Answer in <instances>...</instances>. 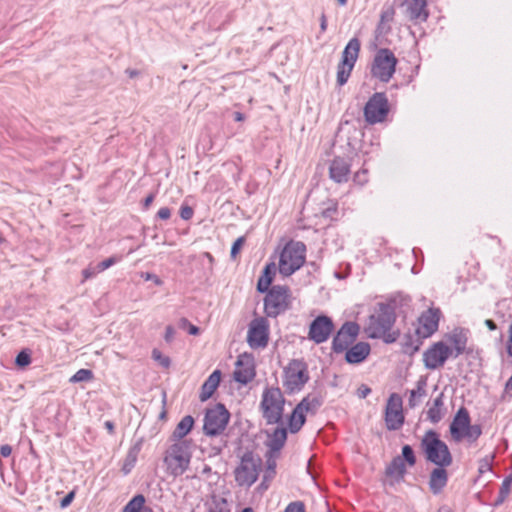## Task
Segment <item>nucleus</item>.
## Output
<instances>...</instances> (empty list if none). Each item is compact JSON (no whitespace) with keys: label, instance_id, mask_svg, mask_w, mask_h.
<instances>
[{"label":"nucleus","instance_id":"obj_3","mask_svg":"<svg viewBox=\"0 0 512 512\" xmlns=\"http://www.w3.org/2000/svg\"><path fill=\"white\" fill-rule=\"evenodd\" d=\"M420 447L428 462L438 467H448L452 464L453 458L450 450L436 431H426L421 439Z\"/></svg>","mask_w":512,"mask_h":512},{"label":"nucleus","instance_id":"obj_43","mask_svg":"<svg viewBox=\"0 0 512 512\" xmlns=\"http://www.w3.org/2000/svg\"><path fill=\"white\" fill-rule=\"evenodd\" d=\"M152 358L155 361L159 362V364L164 368H168L171 364L170 358L167 356H163L158 349H153Z\"/></svg>","mask_w":512,"mask_h":512},{"label":"nucleus","instance_id":"obj_14","mask_svg":"<svg viewBox=\"0 0 512 512\" xmlns=\"http://www.w3.org/2000/svg\"><path fill=\"white\" fill-rule=\"evenodd\" d=\"M269 341V322L265 317L254 318L248 327L247 343L252 349L265 348Z\"/></svg>","mask_w":512,"mask_h":512},{"label":"nucleus","instance_id":"obj_6","mask_svg":"<svg viewBox=\"0 0 512 512\" xmlns=\"http://www.w3.org/2000/svg\"><path fill=\"white\" fill-rule=\"evenodd\" d=\"M261 467V458L252 451H246L234 470L235 482L241 487L252 486L258 479Z\"/></svg>","mask_w":512,"mask_h":512},{"label":"nucleus","instance_id":"obj_33","mask_svg":"<svg viewBox=\"0 0 512 512\" xmlns=\"http://www.w3.org/2000/svg\"><path fill=\"white\" fill-rule=\"evenodd\" d=\"M306 420L305 413L302 410V405H296L290 418H289V430L291 433H297Z\"/></svg>","mask_w":512,"mask_h":512},{"label":"nucleus","instance_id":"obj_42","mask_svg":"<svg viewBox=\"0 0 512 512\" xmlns=\"http://www.w3.org/2000/svg\"><path fill=\"white\" fill-rule=\"evenodd\" d=\"M493 459H494V456L491 455V456H486L479 461L478 471L480 474H483V473H486V472H489L492 470Z\"/></svg>","mask_w":512,"mask_h":512},{"label":"nucleus","instance_id":"obj_21","mask_svg":"<svg viewBox=\"0 0 512 512\" xmlns=\"http://www.w3.org/2000/svg\"><path fill=\"white\" fill-rule=\"evenodd\" d=\"M426 406V419L429 422L437 424L444 418L447 409L444 404V394L442 392H440L431 401H428Z\"/></svg>","mask_w":512,"mask_h":512},{"label":"nucleus","instance_id":"obj_40","mask_svg":"<svg viewBox=\"0 0 512 512\" xmlns=\"http://www.w3.org/2000/svg\"><path fill=\"white\" fill-rule=\"evenodd\" d=\"M178 326L181 329H186L190 335L196 336L200 333V329L197 326L191 324L189 320L184 317L179 319Z\"/></svg>","mask_w":512,"mask_h":512},{"label":"nucleus","instance_id":"obj_31","mask_svg":"<svg viewBox=\"0 0 512 512\" xmlns=\"http://www.w3.org/2000/svg\"><path fill=\"white\" fill-rule=\"evenodd\" d=\"M194 425V419L192 416L187 415L184 416L180 422L177 424L175 430L173 431L172 436L177 439V441H184L183 438L191 431Z\"/></svg>","mask_w":512,"mask_h":512},{"label":"nucleus","instance_id":"obj_34","mask_svg":"<svg viewBox=\"0 0 512 512\" xmlns=\"http://www.w3.org/2000/svg\"><path fill=\"white\" fill-rule=\"evenodd\" d=\"M322 403L323 401L321 397L316 395H308L304 397L297 405H302V410L304 413L315 414L321 407Z\"/></svg>","mask_w":512,"mask_h":512},{"label":"nucleus","instance_id":"obj_39","mask_svg":"<svg viewBox=\"0 0 512 512\" xmlns=\"http://www.w3.org/2000/svg\"><path fill=\"white\" fill-rule=\"evenodd\" d=\"M136 460H137V451H129L126 459H125V462L123 464V467H122V471L125 475H127L128 473H130V471L132 470V468L134 467L135 463H136Z\"/></svg>","mask_w":512,"mask_h":512},{"label":"nucleus","instance_id":"obj_18","mask_svg":"<svg viewBox=\"0 0 512 512\" xmlns=\"http://www.w3.org/2000/svg\"><path fill=\"white\" fill-rule=\"evenodd\" d=\"M334 329V324L328 316L320 315L317 316L310 324L308 337L310 340L315 342L316 344H321L328 340L332 331Z\"/></svg>","mask_w":512,"mask_h":512},{"label":"nucleus","instance_id":"obj_55","mask_svg":"<svg viewBox=\"0 0 512 512\" xmlns=\"http://www.w3.org/2000/svg\"><path fill=\"white\" fill-rule=\"evenodd\" d=\"M507 352L510 356H512V324L509 327V342L507 346Z\"/></svg>","mask_w":512,"mask_h":512},{"label":"nucleus","instance_id":"obj_30","mask_svg":"<svg viewBox=\"0 0 512 512\" xmlns=\"http://www.w3.org/2000/svg\"><path fill=\"white\" fill-rule=\"evenodd\" d=\"M274 273H275V264L274 263H269L264 267L262 275L260 276V278L258 279V282H257L258 292L265 293L270 290L269 286L272 283Z\"/></svg>","mask_w":512,"mask_h":512},{"label":"nucleus","instance_id":"obj_22","mask_svg":"<svg viewBox=\"0 0 512 512\" xmlns=\"http://www.w3.org/2000/svg\"><path fill=\"white\" fill-rule=\"evenodd\" d=\"M447 341L453 346L452 356L457 358L465 352L468 342V331L463 328H455L446 335Z\"/></svg>","mask_w":512,"mask_h":512},{"label":"nucleus","instance_id":"obj_23","mask_svg":"<svg viewBox=\"0 0 512 512\" xmlns=\"http://www.w3.org/2000/svg\"><path fill=\"white\" fill-rule=\"evenodd\" d=\"M350 174V164L341 157H335L329 167L330 178L336 183L347 182Z\"/></svg>","mask_w":512,"mask_h":512},{"label":"nucleus","instance_id":"obj_2","mask_svg":"<svg viewBox=\"0 0 512 512\" xmlns=\"http://www.w3.org/2000/svg\"><path fill=\"white\" fill-rule=\"evenodd\" d=\"M395 312L390 305L381 304L376 315L370 317L367 333L370 338L383 339L386 343L397 340L399 333L391 331L395 323Z\"/></svg>","mask_w":512,"mask_h":512},{"label":"nucleus","instance_id":"obj_57","mask_svg":"<svg viewBox=\"0 0 512 512\" xmlns=\"http://www.w3.org/2000/svg\"><path fill=\"white\" fill-rule=\"evenodd\" d=\"M485 325L486 327L490 330V331H494L497 329V325L495 324V322L491 319H486L485 320Z\"/></svg>","mask_w":512,"mask_h":512},{"label":"nucleus","instance_id":"obj_63","mask_svg":"<svg viewBox=\"0 0 512 512\" xmlns=\"http://www.w3.org/2000/svg\"><path fill=\"white\" fill-rule=\"evenodd\" d=\"M234 119H235V121H238V122L242 121V120H244V115L240 112H235Z\"/></svg>","mask_w":512,"mask_h":512},{"label":"nucleus","instance_id":"obj_64","mask_svg":"<svg viewBox=\"0 0 512 512\" xmlns=\"http://www.w3.org/2000/svg\"><path fill=\"white\" fill-rule=\"evenodd\" d=\"M126 73L129 75L130 78H134L138 75V71L136 70H127Z\"/></svg>","mask_w":512,"mask_h":512},{"label":"nucleus","instance_id":"obj_52","mask_svg":"<svg viewBox=\"0 0 512 512\" xmlns=\"http://www.w3.org/2000/svg\"><path fill=\"white\" fill-rule=\"evenodd\" d=\"M157 216L161 220H168L171 216V211L168 207H162L159 209Z\"/></svg>","mask_w":512,"mask_h":512},{"label":"nucleus","instance_id":"obj_29","mask_svg":"<svg viewBox=\"0 0 512 512\" xmlns=\"http://www.w3.org/2000/svg\"><path fill=\"white\" fill-rule=\"evenodd\" d=\"M405 473L406 467L401 456L394 457L385 470L386 476L394 479L396 482L403 480Z\"/></svg>","mask_w":512,"mask_h":512},{"label":"nucleus","instance_id":"obj_47","mask_svg":"<svg viewBox=\"0 0 512 512\" xmlns=\"http://www.w3.org/2000/svg\"><path fill=\"white\" fill-rule=\"evenodd\" d=\"M284 512H305V507L302 502H292L286 507Z\"/></svg>","mask_w":512,"mask_h":512},{"label":"nucleus","instance_id":"obj_44","mask_svg":"<svg viewBox=\"0 0 512 512\" xmlns=\"http://www.w3.org/2000/svg\"><path fill=\"white\" fill-rule=\"evenodd\" d=\"M15 363L19 367H25L31 363V356L25 350L18 353L15 359Z\"/></svg>","mask_w":512,"mask_h":512},{"label":"nucleus","instance_id":"obj_4","mask_svg":"<svg viewBox=\"0 0 512 512\" xmlns=\"http://www.w3.org/2000/svg\"><path fill=\"white\" fill-rule=\"evenodd\" d=\"M449 431L455 442L466 439L468 442L473 443L482 434L480 425H471V418L465 407L458 409L450 423Z\"/></svg>","mask_w":512,"mask_h":512},{"label":"nucleus","instance_id":"obj_54","mask_svg":"<svg viewBox=\"0 0 512 512\" xmlns=\"http://www.w3.org/2000/svg\"><path fill=\"white\" fill-rule=\"evenodd\" d=\"M12 453V448L8 444H4L0 447V455L2 457H9Z\"/></svg>","mask_w":512,"mask_h":512},{"label":"nucleus","instance_id":"obj_16","mask_svg":"<svg viewBox=\"0 0 512 512\" xmlns=\"http://www.w3.org/2000/svg\"><path fill=\"white\" fill-rule=\"evenodd\" d=\"M453 350L443 341L433 343L423 353V364L426 369L436 370L442 367L446 360L452 356Z\"/></svg>","mask_w":512,"mask_h":512},{"label":"nucleus","instance_id":"obj_50","mask_svg":"<svg viewBox=\"0 0 512 512\" xmlns=\"http://www.w3.org/2000/svg\"><path fill=\"white\" fill-rule=\"evenodd\" d=\"M180 216L183 220L191 219L193 216V209L190 206L181 207Z\"/></svg>","mask_w":512,"mask_h":512},{"label":"nucleus","instance_id":"obj_17","mask_svg":"<svg viewBox=\"0 0 512 512\" xmlns=\"http://www.w3.org/2000/svg\"><path fill=\"white\" fill-rule=\"evenodd\" d=\"M359 325L355 322H345L338 330L332 341V350L342 353L354 343L359 334Z\"/></svg>","mask_w":512,"mask_h":512},{"label":"nucleus","instance_id":"obj_10","mask_svg":"<svg viewBox=\"0 0 512 512\" xmlns=\"http://www.w3.org/2000/svg\"><path fill=\"white\" fill-rule=\"evenodd\" d=\"M359 51V39L356 37L350 39L342 52L341 61L337 66L336 79L339 86H343L347 83L358 59Z\"/></svg>","mask_w":512,"mask_h":512},{"label":"nucleus","instance_id":"obj_45","mask_svg":"<svg viewBox=\"0 0 512 512\" xmlns=\"http://www.w3.org/2000/svg\"><path fill=\"white\" fill-rule=\"evenodd\" d=\"M244 240H245L244 237L241 236L234 241V243L231 247V251H230V255L232 258L236 257V255L238 254V252L240 251V249L244 243Z\"/></svg>","mask_w":512,"mask_h":512},{"label":"nucleus","instance_id":"obj_27","mask_svg":"<svg viewBox=\"0 0 512 512\" xmlns=\"http://www.w3.org/2000/svg\"><path fill=\"white\" fill-rule=\"evenodd\" d=\"M221 380V371L215 370L211 373V375L205 380L201 387V391L199 394V399L201 402L207 401L215 392L217 387L219 386Z\"/></svg>","mask_w":512,"mask_h":512},{"label":"nucleus","instance_id":"obj_12","mask_svg":"<svg viewBox=\"0 0 512 512\" xmlns=\"http://www.w3.org/2000/svg\"><path fill=\"white\" fill-rule=\"evenodd\" d=\"M309 374L303 361L292 360L285 369L283 385L289 393L300 391L308 382Z\"/></svg>","mask_w":512,"mask_h":512},{"label":"nucleus","instance_id":"obj_20","mask_svg":"<svg viewBox=\"0 0 512 512\" xmlns=\"http://www.w3.org/2000/svg\"><path fill=\"white\" fill-rule=\"evenodd\" d=\"M233 376L236 382L243 385L253 380L255 377V369L252 359L249 356L241 355L238 357Z\"/></svg>","mask_w":512,"mask_h":512},{"label":"nucleus","instance_id":"obj_9","mask_svg":"<svg viewBox=\"0 0 512 512\" xmlns=\"http://www.w3.org/2000/svg\"><path fill=\"white\" fill-rule=\"evenodd\" d=\"M229 419L230 413L221 403L207 409L203 421L204 434L210 437L221 435L226 429Z\"/></svg>","mask_w":512,"mask_h":512},{"label":"nucleus","instance_id":"obj_5","mask_svg":"<svg viewBox=\"0 0 512 512\" xmlns=\"http://www.w3.org/2000/svg\"><path fill=\"white\" fill-rule=\"evenodd\" d=\"M306 259V246L299 241H289L282 249L279 257V272L290 276L299 270Z\"/></svg>","mask_w":512,"mask_h":512},{"label":"nucleus","instance_id":"obj_15","mask_svg":"<svg viewBox=\"0 0 512 512\" xmlns=\"http://www.w3.org/2000/svg\"><path fill=\"white\" fill-rule=\"evenodd\" d=\"M405 421L403 401L400 395L392 393L387 399L385 407V425L390 431L400 429Z\"/></svg>","mask_w":512,"mask_h":512},{"label":"nucleus","instance_id":"obj_19","mask_svg":"<svg viewBox=\"0 0 512 512\" xmlns=\"http://www.w3.org/2000/svg\"><path fill=\"white\" fill-rule=\"evenodd\" d=\"M440 310L430 308L418 318V326L415 333L420 338H428L435 333L439 326Z\"/></svg>","mask_w":512,"mask_h":512},{"label":"nucleus","instance_id":"obj_59","mask_svg":"<svg viewBox=\"0 0 512 512\" xmlns=\"http://www.w3.org/2000/svg\"><path fill=\"white\" fill-rule=\"evenodd\" d=\"M144 278H145V280H154L155 284H157V285L161 284L160 279L157 276L153 275V274L146 273Z\"/></svg>","mask_w":512,"mask_h":512},{"label":"nucleus","instance_id":"obj_41","mask_svg":"<svg viewBox=\"0 0 512 512\" xmlns=\"http://www.w3.org/2000/svg\"><path fill=\"white\" fill-rule=\"evenodd\" d=\"M401 458L404 460V462L406 461L409 464V466H413L416 463V458L410 445H404L402 447Z\"/></svg>","mask_w":512,"mask_h":512},{"label":"nucleus","instance_id":"obj_60","mask_svg":"<svg viewBox=\"0 0 512 512\" xmlns=\"http://www.w3.org/2000/svg\"><path fill=\"white\" fill-rule=\"evenodd\" d=\"M209 512H229L224 506L216 505L215 508H211Z\"/></svg>","mask_w":512,"mask_h":512},{"label":"nucleus","instance_id":"obj_58","mask_svg":"<svg viewBox=\"0 0 512 512\" xmlns=\"http://www.w3.org/2000/svg\"><path fill=\"white\" fill-rule=\"evenodd\" d=\"M154 200V195L153 194H149L143 201V206L145 209H147L151 203L153 202Z\"/></svg>","mask_w":512,"mask_h":512},{"label":"nucleus","instance_id":"obj_28","mask_svg":"<svg viewBox=\"0 0 512 512\" xmlns=\"http://www.w3.org/2000/svg\"><path fill=\"white\" fill-rule=\"evenodd\" d=\"M427 380L424 377H421L416 382V387L409 391V398L407 401L408 407L410 409H415L420 405L423 398L427 395Z\"/></svg>","mask_w":512,"mask_h":512},{"label":"nucleus","instance_id":"obj_32","mask_svg":"<svg viewBox=\"0 0 512 512\" xmlns=\"http://www.w3.org/2000/svg\"><path fill=\"white\" fill-rule=\"evenodd\" d=\"M287 431L285 428H276L269 437L268 446L271 451L278 452L285 444Z\"/></svg>","mask_w":512,"mask_h":512},{"label":"nucleus","instance_id":"obj_62","mask_svg":"<svg viewBox=\"0 0 512 512\" xmlns=\"http://www.w3.org/2000/svg\"><path fill=\"white\" fill-rule=\"evenodd\" d=\"M105 427H106V429H107L110 433H113V431H114V424H113L111 421H106V422H105Z\"/></svg>","mask_w":512,"mask_h":512},{"label":"nucleus","instance_id":"obj_36","mask_svg":"<svg viewBox=\"0 0 512 512\" xmlns=\"http://www.w3.org/2000/svg\"><path fill=\"white\" fill-rule=\"evenodd\" d=\"M145 497L141 494L134 496L123 508V512H142L145 509Z\"/></svg>","mask_w":512,"mask_h":512},{"label":"nucleus","instance_id":"obj_53","mask_svg":"<svg viewBox=\"0 0 512 512\" xmlns=\"http://www.w3.org/2000/svg\"><path fill=\"white\" fill-rule=\"evenodd\" d=\"M74 498V492H69L60 502L62 508L67 507Z\"/></svg>","mask_w":512,"mask_h":512},{"label":"nucleus","instance_id":"obj_48","mask_svg":"<svg viewBox=\"0 0 512 512\" xmlns=\"http://www.w3.org/2000/svg\"><path fill=\"white\" fill-rule=\"evenodd\" d=\"M174 337H175L174 327L171 325L166 326L165 333H164L165 342L171 343L174 340Z\"/></svg>","mask_w":512,"mask_h":512},{"label":"nucleus","instance_id":"obj_11","mask_svg":"<svg viewBox=\"0 0 512 512\" xmlns=\"http://www.w3.org/2000/svg\"><path fill=\"white\" fill-rule=\"evenodd\" d=\"M396 64L397 59L389 49H380L374 57L371 74L382 82H388L395 73Z\"/></svg>","mask_w":512,"mask_h":512},{"label":"nucleus","instance_id":"obj_49","mask_svg":"<svg viewBox=\"0 0 512 512\" xmlns=\"http://www.w3.org/2000/svg\"><path fill=\"white\" fill-rule=\"evenodd\" d=\"M99 272L100 271H97V266L96 267L89 266L82 271V275H83L84 280H87V279L94 277Z\"/></svg>","mask_w":512,"mask_h":512},{"label":"nucleus","instance_id":"obj_25","mask_svg":"<svg viewBox=\"0 0 512 512\" xmlns=\"http://www.w3.org/2000/svg\"><path fill=\"white\" fill-rule=\"evenodd\" d=\"M345 359L350 364H358L364 361L370 353V345L366 342H358L348 348Z\"/></svg>","mask_w":512,"mask_h":512},{"label":"nucleus","instance_id":"obj_7","mask_svg":"<svg viewBox=\"0 0 512 512\" xmlns=\"http://www.w3.org/2000/svg\"><path fill=\"white\" fill-rule=\"evenodd\" d=\"M285 399L279 388H267L262 394L260 408L267 424L282 422Z\"/></svg>","mask_w":512,"mask_h":512},{"label":"nucleus","instance_id":"obj_46","mask_svg":"<svg viewBox=\"0 0 512 512\" xmlns=\"http://www.w3.org/2000/svg\"><path fill=\"white\" fill-rule=\"evenodd\" d=\"M116 263L115 257H109L97 265V271H104Z\"/></svg>","mask_w":512,"mask_h":512},{"label":"nucleus","instance_id":"obj_51","mask_svg":"<svg viewBox=\"0 0 512 512\" xmlns=\"http://www.w3.org/2000/svg\"><path fill=\"white\" fill-rule=\"evenodd\" d=\"M370 393L371 389L365 384L360 385L357 389V396L361 399L366 398Z\"/></svg>","mask_w":512,"mask_h":512},{"label":"nucleus","instance_id":"obj_24","mask_svg":"<svg viewBox=\"0 0 512 512\" xmlns=\"http://www.w3.org/2000/svg\"><path fill=\"white\" fill-rule=\"evenodd\" d=\"M407 12L412 21H427L429 17L427 0H407Z\"/></svg>","mask_w":512,"mask_h":512},{"label":"nucleus","instance_id":"obj_35","mask_svg":"<svg viewBox=\"0 0 512 512\" xmlns=\"http://www.w3.org/2000/svg\"><path fill=\"white\" fill-rule=\"evenodd\" d=\"M421 339L420 337H418L416 335V337L408 334V335H405L404 339H403V342H402V351L403 353L407 354V355H413L415 354L422 342H421Z\"/></svg>","mask_w":512,"mask_h":512},{"label":"nucleus","instance_id":"obj_8","mask_svg":"<svg viewBox=\"0 0 512 512\" xmlns=\"http://www.w3.org/2000/svg\"><path fill=\"white\" fill-rule=\"evenodd\" d=\"M264 312L267 317L276 318L290 306V290L287 286L274 285L266 292Z\"/></svg>","mask_w":512,"mask_h":512},{"label":"nucleus","instance_id":"obj_61","mask_svg":"<svg viewBox=\"0 0 512 512\" xmlns=\"http://www.w3.org/2000/svg\"><path fill=\"white\" fill-rule=\"evenodd\" d=\"M363 174L365 175L366 174V170H363L362 172H358L355 174V180L358 181L359 183L363 184L366 182V179L364 178L363 180H360V175Z\"/></svg>","mask_w":512,"mask_h":512},{"label":"nucleus","instance_id":"obj_26","mask_svg":"<svg viewBox=\"0 0 512 512\" xmlns=\"http://www.w3.org/2000/svg\"><path fill=\"white\" fill-rule=\"evenodd\" d=\"M448 481V474L445 467L434 468L429 478V488L435 495L439 494L446 486Z\"/></svg>","mask_w":512,"mask_h":512},{"label":"nucleus","instance_id":"obj_1","mask_svg":"<svg viewBox=\"0 0 512 512\" xmlns=\"http://www.w3.org/2000/svg\"><path fill=\"white\" fill-rule=\"evenodd\" d=\"M191 458L190 443L175 441L164 452L163 464L166 473L174 478L183 475L189 469Z\"/></svg>","mask_w":512,"mask_h":512},{"label":"nucleus","instance_id":"obj_37","mask_svg":"<svg viewBox=\"0 0 512 512\" xmlns=\"http://www.w3.org/2000/svg\"><path fill=\"white\" fill-rule=\"evenodd\" d=\"M511 484H512V474L506 476L504 478V480L502 481V484L499 489L498 497L495 501V505H500L507 499L508 495L510 494Z\"/></svg>","mask_w":512,"mask_h":512},{"label":"nucleus","instance_id":"obj_13","mask_svg":"<svg viewBox=\"0 0 512 512\" xmlns=\"http://www.w3.org/2000/svg\"><path fill=\"white\" fill-rule=\"evenodd\" d=\"M364 119L369 124H376L385 121L389 113V103L385 93L376 92L364 106Z\"/></svg>","mask_w":512,"mask_h":512},{"label":"nucleus","instance_id":"obj_38","mask_svg":"<svg viewBox=\"0 0 512 512\" xmlns=\"http://www.w3.org/2000/svg\"><path fill=\"white\" fill-rule=\"evenodd\" d=\"M93 379V372L90 369H79L70 379L71 383L90 381Z\"/></svg>","mask_w":512,"mask_h":512},{"label":"nucleus","instance_id":"obj_56","mask_svg":"<svg viewBox=\"0 0 512 512\" xmlns=\"http://www.w3.org/2000/svg\"><path fill=\"white\" fill-rule=\"evenodd\" d=\"M320 29H321V32H325L327 29V19H326L325 14H322L320 17Z\"/></svg>","mask_w":512,"mask_h":512}]
</instances>
